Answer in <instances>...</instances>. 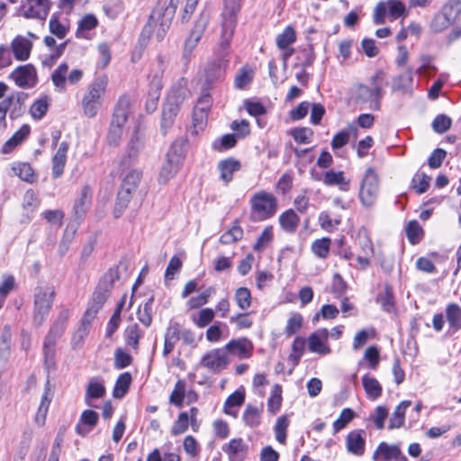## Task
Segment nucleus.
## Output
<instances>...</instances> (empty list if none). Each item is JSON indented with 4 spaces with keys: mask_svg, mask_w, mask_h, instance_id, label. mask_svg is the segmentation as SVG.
Wrapping results in <instances>:
<instances>
[{
    "mask_svg": "<svg viewBox=\"0 0 461 461\" xmlns=\"http://www.w3.org/2000/svg\"><path fill=\"white\" fill-rule=\"evenodd\" d=\"M441 11L455 22L461 14V0H449Z\"/></svg>",
    "mask_w": 461,
    "mask_h": 461,
    "instance_id": "nucleus-64",
    "label": "nucleus"
},
{
    "mask_svg": "<svg viewBox=\"0 0 461 461\" xmlns=\"http://www.w3.org/2000/svg\"><path fill=\"white\" fill-rule=\"evenodd\" d=\"M234 300L238 307L243 311L251 306L252 297L249 289L247 287H239L234 294Z\"/></svg>",
    "mask_w": 461,
    "mask_h": 461,
    "instance_id": "nucleus-48",
    "label": "nucleus"
},
{
    "mask_svg": "<svg viewBox=\"0 0 461 461\" xmlns=\"http://www.w3.org/2000/svg\"><path fill=\"white\" fill-rule=\"evenodd\" d=\"M132 194L133 192L131 191L123 189L122 187L120 188L113 212L115 218L120 217L123 211L127 208L130 201L131 200Z\"/></svg>",
    "mask_w": 461,
    "mask_h": 461,
    "instance_id": "nucleus-41",
    "label": "nucleus"
},
{
    "mask_svg": "<svg viewBox=\"0 0 461 461\" xmlns=\"http://www.w3.org/2000/svg\"><path fill=\"white\" fill-rule=\"evenodd\" d=\"M131 110V98L128 95H122L119 98L113 116L111 120L110 125L121 128L123 130V127L128 120V116Z\"/></svg>",
    "mask_w": 461,
    "mask_h": 461,
    "instance_id": "nucleus-18",
    "label": "nucleus"
},
{
    "mask_svg": "<svg viewBox=\"0 0 461 461\" xmlns=\"http://www.w3.org/2000/svg\"><path fill=\"white\" fill-rule=\"evenodd\" d=\"M12 171L22 180L32 183L35 180L34 171L30 164L18 162L12 166Z\"/></svg>",
    "mask_w": 461,
    "mask_h": 461,
    "instance_id": "nucleus-40",
    "label": "nucleus"
},
{
    "mask_svg": "<svg viewBox=\"0 0 461 461\" xmlns=\"http://www.w3.org/2000/svg\"><path fill=\"white\" fill-rule=\"evenodd\" d=\"M55 288L51 285L38 286L34 291L33 323L40 327L43 324L52 308Z\"/></svg>",
    "mask_w": 461,
    "mask_h": 461,
    "instance_id": "nucleus-4",
    "label": "nucleus"
},
{
    "mask_svg": "<svg viewBox=\"0 0 461 461\" xmlns=\"http://www.w3.org/2000/svg\"><path fill=\"white\" fill-rule=\"evenodd\" d=\"M131 383V376H118L113 395L116 399L122 398L127 393Z\"/></svg>",
    "mask_w": 461,
    "mask_h": 461,
    "instance_id": "nucleus-61",
    "label": "nucleus"
},
{
    "mask_svg": "<svg viewBox=\"0 0 461 461\" xmlns=\"http://www.w3.org/2000/svg\"><path fill=\"white\" fill-rule=\"evenodd\" d=\"M355 413L349 408H345L340 412L339 417L333 422L334 433L339 432L344 429L354 418Z\"/></svg>",
    "mask_w": 461,
    "mask_h": 461,
    "instance_id": "nucleus-60",
    "label": "nucleus"
},
{
    "mask_svg": "<svg viewBox=\"0 0 461 461\" xmlns=\"http://www.w3.org/2000/svg\"><path fill=\"white\" fill-rule=\"evenodd\" d=\"M454 23L455 22L453 20H451L447 14L440 11L433 17L430 23V30L437 33L441 32L447 29Z\"/></svg>",
    "mask_w": 461,
    "mask_h": 461,
    "instance_id": "nucleus-46",
    "label": "nucleus"
},
{
    "mask_svg": "<svg viewBox=\"0 0 461 461\" xmlns=\"http://www.w3.org/2000/svg\"><path fill=\"white\" fill-rule=\"evenodd\" d=\"M19 87H33L37 83V73L32 64L20 66L10 75Z\"/></svg>",
    "mask_w": 461,
    "mask_h": 461,
    "instance_id": "nucleus-15",
    "label": "nucleus"
},
{
    "mask_svg": "<svg viewBox=\"0 0 461 461\" xmlns=\"http://www.w3.org/2000/svg\"><path fill=\"white\" fill-rule=\"evenodd\" d=\"M387 86L385 74L378 70L369 78V86L358 84L354 90V99L358 104H367L373 111L381 107V100Z\"/></svg>",
    "mask_w": 461,
    "mask_h": 461,
    "instance_id": "nucleus-1",
    "label": "nucleus"
},
{
    "mask_svg": "<svg viewBox=\"0 0 461 461\" xmlns=\"http://www.w3.org/2000/svg\"><path fill=\"white\" fill-rule=\"evenodd\" d=\"M376 301L385 312H393L394 311L393 295L389 287H386L384 293L377 295Z\"/></svg>",
    "mask_w": 461,
    "mask_h": 461,
    "instance_id": "nucleus-59",
    "label": "nucleus"
},
{
    "mask_svg": "<svg viewBox=\"0 0 461 461\" xmlns=\"http://www.w3.org/2000/svg\"><path fill=\"white\" fill-rule=\"evenodd\" d=\"M412 86V70L407 69L404 73L393 78L392 90L408 94Z\"/></svg>",
    "mask_w": 461,
    "mask_h": 461,
    "instance_id": "nucleus-34",
    "label": "nucleus"
},
{
    "mask_svg": "<svg viewBox=\"0 0 461 461\" xmlns=\"http://www.w3.org/2000/svg\"><path fill=\"white\" fill-rule=\"evenodd\" d=\"M366 436L364 429H354L346 437L347 451L356 456H362L366 449Z\"/></svg>",
    "mask_w": 461,
    "mask_h": 461,
    "instance_id": "nucleus-17",
    "label": "nucleus"
},
{
    "mask_svg": "<svg viewBox=\"0 0 461 461\" xmlns=\"http://www.w3.org/2000/svg\"><path fill=\"white\" fill-rule=\"evenodd\" d=\"M328 330L325 328L318 329L310 334L307 339L308 349L312 353L321 356L330 354L331 349L328 344Z\"/></svg>",
    "mask_w": 461,
    "mask_h": 461,
    "instance_id": "nucleus-14",
    "label": "nucleus"
},
{
    "mask_svg": "<svg viewBox=\"0 0 461 461\" xmlns=\"http://www.w3.org/2000/svg\"><path fill=\"white\" fill-rule=\"evenodd\" d=\"M299 222V216L292 209L286 210L279 216V223L282 229L289 233H293L296 230Z\"/></svg>",
    "mask_w": 461,
    "mask_h": 461,
    "instance_id": "nucleus-33",
    "label": "nucleus"
},
{
    "mask_svg": "<svg viewBox=\"0 0 461 461\" xmlns=\"http://www.w3.org/2000/svg\"><path fill=\"white\" fill-rule=\"evenodd\" d=\"M241 8V0H223L221 13V32L218 48V59L227 60L230 41L237 25L238 14Z\"/></svg>",
    "mask_w": 461,
    "mask_h": 461,
    "instance_id": "nucleus-2",
    "label": "nucleus"
},
{
    "mask_svg": "<svg viewBox=\"0 0 461 461\" xmlns=\"http://www.w3.org/2000/svg\"><path fill=\"white\" fill-rule=\"evenodd\" d=\"M303 316L300 313L295 312L292 314L287 321L286 326L285 328V333L288 337L297 333L303 326Z\"/></svg>",
    "mask_w": 461,
    "mask_h": 461,
    "instance_id": "nucleus-57",
    "label": "nucleus"
},
{
    "mask_svg": "<svg viewBox=\"0 0 461 461\" xmlns=\"http://www.w3.org/2000/svg\"><path fill=\"white\" fill-rule=\"evenodd\" d=\"M142 176V172L138 169H131L122 179L121 187L131 192H135Z\"/></svg>",
    "mask_w": 461,
    "mask_h": 461,
    "instance_id": "nucleus-44",
    "label": "nucleus"
},
{
    "mask_svg": "<svg viewBox=\"0 0 461 461\" xmlns=\"http://www.w3.org/2000/svg\"><path fill=\"white\" fill-rule=\"evenodd\" d=\"M251 213L255 220L265 221L275 215L278 203L274 194L259 191L250 199Z\"/></svg>",
    "mask_w": 461,
    "mask_h": 461,
    "instance_id": "nucleus-6",
    "label": "nucleus"
},
{
    "mask_svg": "<svg viewBox=\"0 0 461 461\" xmlns=\"http://www.w3.org/2000/svg\"><path fill=\"white\" fill-rule=\"evenodd\" d=\"M201 364L212 372H221L229 364L227 352L224 348L212 349L203 357Z\"/></svg>",
    "mask_w": 461,
    "mask_h": 461,
    "instance_id": "nucleus-16",
    "label": "nucleus"
},
{
    "mask_svg": "<svg viewBox=\"0 0 461 461\" xmlns=\"http://www.w3.org/2000/svg\"><path fill=\"white\" fill-rule=\"evenodd\" d=\"M63 333V331L51 326L44 339V363L48 373L51 372L54 369L56 357V345L57 341L62 337Z\"/></svg>",
    "mask_w": 461,
    "mask_h": 461,
    "instance_id": "nucleus-13",
    "label": "nucleus"
},
{
    "mask_svg": "<svg viewBox=\"0 0 461 461\" xmlns=\"http://www.w3.org/2000/svg\"><path fill=\"white\" fill-rule=\"evenodd\" d=\"M239 160L230 158L218 163L217 168L220 171V178L228 185L233 178V174L240 169Z\"/></svg>",
    "mask_w": 461,
    "mask_h": 461,
    "instance_id": "nucleus-25",
    "label": "nucleus"
},
{
    "mask_svg": "<svg viewBox=\"0 0 461 461\" xmlns=\"http://www.w3.org/2000/svg\"><path fill=\"white\" fill-rule=\"evenodd\" d=\"M331 240L330 238L316 240L312 244V250L320 258H326L330 252Z\"/></svg>",
    "mask_w": 461,
    "mask_h": 461,
    "instance_id": "nucleus-52",
    "label": "nucleus"
},
{
    "mask_svg": "<svg viewBox=\"0 0 461 461\" xmlns=\"http://www.w3.org/2000/svg\"><path fill=\"white\" fill-rule=\"evenodd\" d=\"M290 424V420L286 415H282L277 418L274 430L276 435V439L281 443L285 444L286 440V429Z\"/></svg>",
    "mask_w": 461,
    "mask_h": 461,
    "instance_id": "nucleus-50",
    "label": "nucleus"
},
{
    "mask_svg": "<svg viewBox=\"0 0 461 461\" xmlns=\"http://www.w3.org/2000/svg\"><path fill=\"white\" fill-rule=\"evenodd\" d=\"M174 16L175 14H172L171 10L166 12L159 8L150 15V19H156L159 21V27L156 32V37L158 41L164 39L167 30L170 27Z\"/></svg>",
    "mask_w": 461,
    "mask_h": 461,
    "instance_id": "nucleus-26",
    "label": "nucleus"
},
{
    "mask_svg": "<svg viewBox=\"0 0 461 461\" xmlns=\"http://www.w3.org/2000/svg\"><path fill=\"white\" fill-rule=\"evenodd\" d=\"M296 41L295 31L291 26H287L282 33L276 37V45L279 49H286Z\"/></svg>",
    "mask_w": 461,
    "mask_h": 461,
    "instance_id": "nucleus-53",
    "label": "nucleus"
},
{
    "mask_svg": "<svg viewBox=\"0 0 461 461\" xmlns=\"http://www.w3.org/2000/svg\"><path fill=\"white\" fill-rule=\"evenodd\" d=\"M184 148V143L180 141H176L170 146L159 171L158 182L160 184L167 183L178 172L185 158Z\"/></svg>",
    "mask_w": 461,
    "mask_h": 461,
    "instance_id": "nucleus-5",
    "label": "nucleus"
},
{
    "mask_svg": "<svg viewBox=\"0 0 461 461\" xmlns=\"http://www.w3.org/2000/svg\"><path fill=\"white\" fill-rule=\"evenodd\" d=\"M91 188L88 185H85L80 191L79 198L76 200L73 206L74 216L77 219H82L86 213L91 203Z\"/></svg>",
    "mask_w": 461,
    "mask_h": 461,
    "instance_id": "nucleus-28",
    "label": "nucleus"
},
{
    "mask_svg": "<svg viewBox=\"0 0 461 461\" xmlns=\"http://www.w3.org/2000/svg\"><path fill=\"white\" fill-rule=\"evenodd\" d=\"M227 355H232L239 358L249 357L252 354L253 345L246 338H240L237 339H231L224 347Z\"/></svg>",
    "mask_w": 461,
    "mask_h": 461,
    "instance_id": "nucleus-21",
    "label": "nucleus"
},
{
    "mask_svg": "<svg viewBox=\"0 0 461 461\" xmlns=\"http://www.w3.org/2000/svg\"><path fill=\"white\" fill-rule=\"evenodd\" d=\"M68 71V65L64 62L59 65L51 74L52 83L59 91L66 90Z\"/></svg>",
    "mask_w": 461,
    "mask_h": 461,
    "instance_id": "nucleus-38",
    "label": "nucleus"
},
{
    "mask_svg": "<svg viewBox=\"0 0 461 461\" xmlns=\"http://www.w3.org/2000/svg\"><path fill=\"white\" fill-rule=\"evenodd\" d=\"M105 387L102 383L97 381H90L86 392L85 402L86 405L93 408L97 406L93 402L95 399L103 398L105 395Z\"/></svg>",
    "mask_w": 461,
    "mask_h": 461,
    "instance_id": "nucleus-29",
    "label": "nucleus"
},
{
    "mask_svg": "<svg viewBox=\"0 0 461 461\" xmlns=\"http://www.w3.org/2000/svg\"><path fill=\"white\" fill-rule=\"evenodd\" d=\"M380 356L378 348L375 346L368 347L364 353L360 366H365L371 370H375L379 364Z\"/></svg>",
    "mask_w": 461,
    "mask_h": 461,
    "instance_id": "nucleus-42",
    "label": "nucleus"
},
{
    "mask_svg": "<svg viewBox=\"0 0 461 461\" xmlns=\"http://www.w3.org/2000/svg\"><path fill=\"white\" fill-rule=\"evenodd\" d=\"M423 230L420 223L413 220L409 221L406 227V235L411 244L419 243L423 237Z\"/></svg>",
    "mask_w": 461,
    "mask_h": 461,
    "instance_id": "nucleus-51",
    "label": "nucleus"
},
{
    "mask_svg": "<svg viewBox=\"0 0 461 461\" xmlns=\"http://www.w3.org/2000/svg\"><path fill=\"white\" fill-rule=\"evenodd\" d=\"M54 396V388L50 384V381L48 378L45 385H44V392L41 395V402L38 408V411L35 415V422L39 426H43L46 421V417L49 411L50 404L52 401V398Z\"/></svg>",
    "mask_w": 461,
    "mask_h": 461,
    "instance_id": "nucleus-20",
    "label": "nucleus"
},
{
    "mask_svg": "<svg viewBox=\"0 0 461 461\" xmlns=\"http://www.w3.org/2000/svg\"><path fill=\"white\" fill-rule=\"evenodd\" d=\"M154 297L150 296L147 302L139 307L137 312L138 320L145 326L149 327L152 322V306Z\"/></svg>",
    "mask_w": 461,
    "mask_h": 461,
    "instance_id": "nucleus-43",
    "label": "nucleus"
},
{
    "mask_svg": "<svg viewBox=\"0 0 461 461\" xmlns=\"http://www.w3.org/2000/svg\"><path fill=\"white\" fill-rule=\"evenodd\" d=\"M379 181L378 176L372 167H368L363 176L360 188L359 199L364 206H372L378 196Z\"/></svg>",
    "mask_w": 461,
    "mask_h": 461,
    "instance_id": "nucleus-9",
    "label": "nucleus"
},
{
    "mask_svg": "<svg viewBox=\"0 0 461 461\" xmlns=\"http://www.w3.org/2000/svg\"><path fill=\"white\" fill-rule=\"evenodd\" d=\"M51 7L50 0H25L22 3L19 13L26 19L45 21Z\"/></svg>",
    "mask_w": 461,
    "mask_h": 461,
    "instance_id": "nucleus-11",
    "label": "nucleus"
},
{
    "mask_svg": "<svg viewBox=\"0 0 461 461\" xmlns=\"http://www.w3.org/2000/svg\"><path fill=\"white\" fill-rule=\"evenodd\" d=\"M140 126L138 124L130 138L126 149V157L130 161L136 160L139 154L144 148V134L140 132Z\"/></svg>",
    "mask_w": 461,
    "mask_h": 461,
    "instance_id": "nucleus-22",
    "label": "nucleus"
},
{
    "mask_svg": "<svg viewBox=\"0 0 461 461\" xmlns=\"http://www.w3.org/2000/svg\"><path fill=\"white\" fill-rule=\"evenodd\" d=\"M119 279V271L117 268H110L99 281L92 297L88 303V308L99 312L103 307L111 291L113 288L114 283Z\"/></svg>",
    "mask_w": 461,
    "mask_h": 461,
    "instance_id": "nucleus-7",
    "label": "nucleus"
},
{
    "mask_svg": "<svg viewBox=\"0 0 461 461\" xmlns=\"http://www.w3.org/2000/svg\"><path fill=\"white\" fill-rule=\"evenodd\" d=\"M68 149V143L62 141L52 158V176L54 178H59L62 176L64 167L67 161V152Z\"/></svg>",
    "mask_w": 461,
    "mask_h": 461,
    "instance_id": "nucleus-27",
    "label": "nucleus"
},
{
    "mask_svg": "<svg viewBox=\"0 0 461 461\" xmlns=\"http://www.w3.org/2000/svg\"><path fill=\"white\" fill-rule=\"evenodd\" d=\"M242 419L247 426L251 428L258 426L260 423L258 409L251 405L247 406Z\"/></svg>",
    "mask_w": 461,
    "mask_h": 461,
    "instance_id": "nucleus-63",
    "label": "nucleus"
},
{
    "mask_svg": "<svg viewBox=\"0 0 461 461\" xmlns=\"http://www.w3.org/2000/svg\"><path fill=\"white\" fill-rule=\"evenodd\" d=\"M98 24L96 17L93 14L85 15L78 23V28L77 31V37H83V33L86 31H90L95 28Z\"/></svg>",
    "mask_w": 461,
    "mask_h": 461,
    "instance_id": "nucleus-58",
    "label": "nucleus"
},
{
    "mask_svg": "<svg viewBox=\"0 0 461 461\" xmlns=\"http://www.w3.org/2000/svg\"><path fill=\"white\" fill-rule=\"evenodd\" d=\"M142 337V331L137 323L129 324L124 330V339L127 346L133 349L138 348L139 340Z\"/></svg>",
    "mask_w": 461,
    "mask_h": 461,
    "instance_id": "nucleus-39",
    "label": "nucleus"
},
{
    "mask_svg": "<svg viewBox=\"0 0 461 461\" xmlns=\"http://www.w3.org/2000/svg\"><path fill=\"white\" fill-rule=\"evenodd\" d=\"M326 185H340L339 189L342 191L348 190L349 181L346 180L342 171L335 172L333 170L327 171L322 179Z\"/></svg>",
    "mask_w": 461,
    "mask_h": 461,
    "instance_id": "nucleus-36",
    "label": "nucleus"
},
{
    "mask_svg": "<svg viewBox=\"0 0 461 461\" xmlns=\"http://www.w3.org/2000/svg\"><path fill=\"white\" fill-rule=\"evenodd\" d=\"M387 13L392 20H396L402 16H407L405 5L401 0L381 1L374 9V23L376 25L384 24L385 23V15Z\"/></svg>",
    "mask_w": 461,
    "mask_h": 461,
    "instance_id": "nucleus-8",
    "label": "nucleus"
},
{
    "mask_svg": "<svg viewBox=\"0 0 461 461\" xmlns=\"http://www.w3.org/2000/svg\"><path fill=\"white\" fill-rule=\"evenodd\" d=\"M186 93L187 90L181 84H178L171 88L167 100L171 104H176L178 107H180L185 99Z\"/></svg>",
    "mask_w": 461,
    "mask_h": 461,
    "instance_id": "nucleus-55",
    "label": "nucleus"
},
{
    "mask_svg": "<svg viewBox=\"0 0 461 461\" xmlns=\"http://www.w3.org/2000/svg\"><path fill=\"white\" fill-rule=\"evenodd\" d=\"M245 400V393L243 390H236L225 401L224 412L229 415L236 416V413L231 411V408L240 406Z\"/></svg>",
    "mask_w": 461,
    "mask_h": 461,
    "instance_id": "nucleus-47",
    "label": "nucleus"
},
{
    "mask_svg": "<svg viewBox=\"0 0 461 461\" xmlns=\"http://www.w3.org/2000/svg\"><path fill=\"white\" fill-rule=\"evenodd\" d=\"M411 401L405 400L397 405L392 416L390 417L388 425L389 429H399L403 425L405 420V411L407 408L411 406Z\"/></svg>",
    "mask_w": 461,
    "mask_h": 461,
    "instance_id": "nucleus-32",
    "label": "nucleus"
},
{
    "mask_svg": "<svg viewBox=\"0 0 461 461\" xmlns=\"http://www.w3.org/2000/svg\"><path fill=\"white\" fill-rule=\"evenodd\" d=\"M49 27L51 34L55 35L59 39L65 38L69 31V25L68 22H60L56 16V14H53L50 17V20L49 22Z\"/></svg>",
    "mask_w": 461,
    "mask_h": 461,
    "instance_id": "nucleus-45",
    "label": "nucleus"
},
{
    "mask_svg": "<svg viewBox=\"0 0 461 461\" xmlns=\"http://www.w3.org/2000/svg\"><path fill=\"white\" fill-rule=\"evenodd\" d=\"M253 71L251 69L243 68L236 75L234 79V86L238 89L245 88L253 79Z\"/></svg>",
    "mask_w": 461,
    "mask_h": 461,
    "instance_id": "nucleus-62",
    "label": "nucleus"
},
{
    "mask_svg": "<svg viewBox=\"0 0 461 461\" xmlns=\"http://www.w3.org/2000/svg\"><path fill=\"white\" fill-rule=\"evenodd\" d=\"M228 60L213 59L208 61L203 69V86L213 89L218 83L223 80Z\"/></svg>",
    "mask_w": 461,
    "mask_h": 461,
    "instance_id": "nucleus-10",
    "label": "nucleus"
},
{
    "mask_svg": "<svg viewBox=\"0 0 461 461\" xmlns=\"http://www.w3.org/2000/svg\"><path fill=\"white\" fill-rule=\"evenodd\" d=\"M163 87L161 77L155 75L149 83L148 96L146 101V110L151 113L157 109L160 92Z\"/></svg>",
    "mask_w": 461,
    "mask_h": 461,
    "instance_id": "nucleus-23",
    "label": "nucleus"
},
{
    "mask_svg": "<svg viewBox=\"0 0 461 461\" xmlns=\"http://www.w3.org/2000/svg\"><path fill=\"white\" fill-rule=\"evenodd\" d=\"M30 134V127L26 124L23 125L2 147V153L8 154L14 150L15 147L21 144Z\"/></svg>",
    "mask_w": 461,
    "mask_h": 461,
    "instance_id": "nucleus-30",
    "label": "nucleus"
},
{
    "mask_svg": "<svg viewBox=\"0 0 461 461\" xmlns=\"http://www.w3.org/2000/svg\"><path fill=\"white\" fill-rule=\"evenodd\" d=\"M221 449L230 461H243L247 456L249 446L241 438H235L224 444Z\"/></svg>",
    "mask_w": 461,
    "mask_h": 461,
    "instance_id": "nucleus-19",
    "label": "nucleus"
},
{
    "mask_svg": "<svg viewBox=\"0 0 461 461\" xmlns=\"http://www.w3.org/2000/svg\"><path fill=\"white\" fill-rule=\"evenodd\" d=\"M363 386L369 398L376 399L381 395L382 387L375 377L363 376Z\"/></svg>",
    "mask_w": 461,
    "mask_h": 461,
    "instance_id": "nucleus-49",
    "label": "nucleus"
},
{
    "mask_svg": "<svg viewBox=\"0 0 461 461\" xmlns=\"http://www.w3.org/2000/svg\"><path fill=\"white\" fill-rule=\"evenodd\" d=\"M209 15L204 12L201 13L195 20L193 28L190 31L188 37L185 41L184 54L185 57L191 55L193 50L196 48L198 42L202 39L207 25L209 23Z\"/></svg>",
    "mask_w": 461,
    "mask_h": 461,
    "instance_id": "nucleus-12",
    "label": "nucleus"
},
{
    "mask_svg": "<svg viewBox=\"0 0 461 461\" xmlns=\"http://www.w3.org/2000/svg\"><path fill=\"white\" fill-rule=\"evenodd\" d=\"M13 53L17 60L24 61L30 57L32 42L27 38L18 35L11 44Z\"/></svg>",
    "mask_w": 461,
    "mask_h": 461,
    "instance_id": "nucleus-24",
    "label": "nucleus"
},
{
    "mask_svg": "<svg viewBox=\"0 0 461 461\" xmlns=\"http://www.w3.org/2000/svg\"><path fill=\"white\" fill-rule=\"evenodd\" d=\"M108 84L105 75L99 76L88 86L82 101V110L85 116L94 118L102 106V96L104 95Z\"/></svg>",
    "mask_w": 461,
    "mask_h": 461,
    "instance_id": "nucleus-3",
    "label": "nucleus"
},
{
    "mask_svg": "<svg viewBox=\"0 0 461 461\" xmlns=\"http://www.w3.org/2000/svg\"><path fill=\"white\" fill-rule=\"evenodd\" d=\"M447 320L450 329L454 332L461 329V307L456 303H450L446 309Z\"/></svg>",
    "mask_w": 461,
    "mask_h": 461,
    "instance_id": "nucleus-37",
    "label": "nucleus"
},
{
    "mask_svg": "<svg viewBox=\"0 0 461 461\" xmlns=\"http://www.w3.org/2000/svg\"><path fill=\"white\" fill-rule=\"evenodd\" d=\"M242 237L243 230L240 225L236 224L220 237V242L222 244H231L240 240Z\"/></svg>",
    "mask_w": 461,
    "mask_h": 461,
    "instance_id": "nucleus-54",
    "label": "nucleus"
},
{
    "mask_svg": "<svg viewBox=\"0 0 461 461\" xmlns=\"http://www.w3.org/2000/svg\"><path fill=\"white\" fill-rule=\"evenodd\" d=\"M429 180L430 177L428 176L425 173L418 172L412 178L411 186L417 191V193L423 194L429 187Z\"/></svg>",
    "mask_w": 461,
    "mask_h": 461,
    "instance_id": "nucleus-56",
    "label": "nucleus"
},
{
    "mask_svg": "<svg viewBox=\"0 0 461 461\" xmlns=\"http://www.w3.org/2000/svg\"><path fill=\"white\" fill-rule=\"evenodd\" d=\"M399 445H389L386 442H381L373 454L374 461H391L399 450Z\"/></svg>",
    "mask_w": 461,
    "mask_h": 461,
    "instance_id": "nucleus-31",
    "label": "nucleus"
},
{
    "mask_svg": "<svg viewBox=\"0 0 461 461\" xmlns=\"http://www.w3.org/2000/svg\"><path fill=\"white\" fill-rule=\"evenodd\" d=\"M208 113L200 108H194L192 115V126L189 131L192 135H197L200 131H203L207 124Z\"/></svg>",
    "mask_w": 461,
    "mask_h": 461,
    "instance_id": "nucleus-35",
    "label": "nucleus"
}]
</instances>
